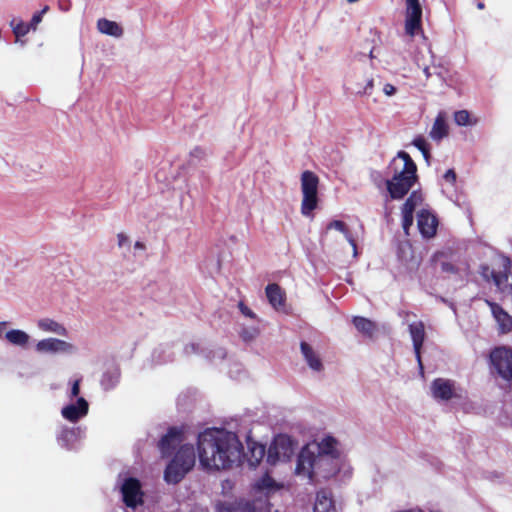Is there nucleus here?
Wrapping results in <instances>:
<instances>
[{
    "label": "nucleus",
    "instance_id": "1",
    "mask_svg": "<svg viewBox=\"0 0 512 512\" xmlns=\"http://www.w3.org/2000/svg\"><path fill=\"white\" fill-rule=\"evenodd\" d=\"M197 447L200 464L205 469H229L240 461L243 452L234 434L217 428L200 433Z\"/></svg>",
    "mask_w": 512,
    "mask_h": 512
},
{
    "label": "nucleus",
    "instance_id": "2",
    "mask_svg": "<svg viewBox=\"0 0 512 512\" xmlns=\"http://www.w3.org/2000/svg\"><path fill=\"white\" fill-rule=\"evenodd\" d=\"M338 460L339 458L315 455L310 445H306L298 455L295 472L297 475L307 477L311 482L317 476L328 479L339 471Z\"/></svg>",
    "mask_w": 512,
    "mask_h": 512
},
{
    "label": "nucleus",
    "instance_id": "3",
    "mask_svg": "<svg viewBox=\"0 0 512 512\" xmlns=\"http://www.w3.org/2000/svg\"><path fill=\"white\" fill-rule=\"evenodd\" d=\"M482 281L495 286L500 293L512 295V261L506 256H500L489 262L481 263L477 270Z\"/></svg>",
    "mask_w": 512,
    "mask_h": 512
},
{
    "label": "nucleus",
    "instance_id": "4",
    "mask_svg": "<svg viewBox=\"0 0 512 512\" xmlns=\"http://www.w3.org/2000/svg\"><path fill=\"white\" fill-rule=\"evenodd\" d=\"M398 158L402 159L404 164L402 170L395 172L391 180H387V190L392 199H402L414 186L417 181V166L410 155L405 151H399Z\"/></svg>",
    "mask_w": 512,
    "mask_h": 512
},
{
    "label": "nucleus",
    "instance_id": "5",
    "mask_svg": "<svg viewBox=\"0 0 512 512\" xmlns=\"http://www.w3.org/2000/svg\"><path fill=\"white\" fill-rule=\"evenodd\" d=\"M196 460L193 445L180 446L174 457L167 464L164 471V479L169 484L179 483L185 475L194 467Z\"/></svg>",
    "mask_w": 512,
    "mask_h": 512
},
{
    "label": "nucleus",
    "instance_id": "6",
    "mask_svg": "<svg viewBox=\"0 0 512 512\" xmlns=\"http://www.w3.org/2000/svg\"><path fill=\"white\" fill-rule=\"evenodd\" d=\"M319 177L312 171L306 170L301 174V203L302 215L308 217L318 206Z\"/></svg>",
    "mask_w": 512,
    "mask_h": 512
},
{
    "label": "nucleus",
    "instance_id": "7",
    "mask_svg": "<svg viewBox=\"0 0 512 512\" xmlns=\"http://www.w3.org/2000/svg\"><path fill=\"white\" fill-rule=\"evenodd\" d=\"M491 371L500 378L512 382V348L506 345L496 346L489 353Z\"/></svg>",
    "mask_w": 512,
    "mask_h": 512
},
{
    "label": "nucleus",
    "instance_id": "8",
    "mask_svg": "<svg viewBox=\"0 0 512 512\" xmlns=\"http://www.w3.org/2000/svg\"><path fill=\"white\" fill-rule=\"evenodd\" d=\"M422 7L419 0H406L405 32L414 36L421 30Z\"/></svg>",
    "mask_w": 512,
    "mask_h": 512
},
{
    "label": "nucleus",
    "instance_id": "9",
    "mask_svg": "<svg viewBox=\"0 0 512 512\" xmlns=\"http://www.w3.org/2000/svg\"><path fill=\"white\" fill-rule=\"evenodd\" d=\"M293 453L292 443L289 437L279 435L268 449L267 461L275 464L278 460H287Z\"/></svg>",
    "mask_w": 512,
    "mask_h": 512
},
{
    "label": "nucleus",
    "instance_id": "10",
    "mask_svg": "<svg viewBox=\"0 0 512 512\" xmlns=\"http://www.w3.org/2000/svg\"><path fill=\"white\" fill-rule=\"evenodd\" d=\"M183 441V430L179 427H170L158 442V449L163 458L172 455L173 451Z\"/></svg>",
    "mask_w": 512,
    "mask_h": 512
},
{
    "label": "nucleus",
    "instance_id": "11",
    "mask_svg": "<svg viewBox=\"0 0 512 512\" xmlns=\"http://www.w3.org/2000/svg\"><path fill=\"white\" fill-rule=\"evenodd\" d=\"M123 501L126 506L135 508L142 504L143 493L141 491L140 481L136 478H128L124 481L122 488Z\"/></svg>",
    "mask_w": 512,
    "mask_h": 512
},
{
    "label": "nucleus",
    "instance_id": "12",
    "mask_svg": "<svg viewBox=\"0 0 512 512\" xmlns=\"http://www.w3.org/2000/svg\"><path fill=\"white\" fill-rule=\"evenodd\" d=\"M431 391L435 399L449 401L452 398H460L456 393L455 382L450 379H434L431 383Z\"/></svg>",
    "mask_w": 512,
    "mask_h": 512
},
{
    "label": "nucleus",
    "instance_id": "13",
    "mask_svg": "<svg viewBox=\"0 0 512 512\" xmlns=\"http://www.w3.org/2000/svg\"><path fill=\"white\" fill-rule=\"evenodd\" d=\"M485 303L491 309V313L497 322L498 333L501 335L510 333L512 331V316L494 301L486 299Z\"/></svg>",
    "mask_w": 512,
    "mask_h": 512
},
{
    "label": "nucleus",
    "instance_id": "14",
    "mask_svg": "<svg viewBox=\"0 0 512 512\" xmlns=\"http://www.w3.org/2000/svg\"><path fill=\"white\" fill-rule=\"evenodd\" d=\"M417 226L424 238H432L437 233L438 219L429 210L422 209L417 215Z\"/></svg>",
    "mask_w": 512,
    "mask_h": 512
},
{
    "label": "nucleus",
    "instance_id": "15",
    "mask_svg": "<svg viewBox=\"0 0 512 512\" xmlns=\"http://www.w3.org/2000/svg\"><path fill=\"white\" fill-rule=\"evenodd\" d=\"M409 332L413 342L415 356L421 372H423V363L421 360V348L425 340V327L423 322H415L409 325Z\"/></svg>",
    "mask_w": 512,
    "mask_h": 512
},
{
    "label": "nucleus",
    "instance_id": "16",
    "mask_svg": "<svg viewBox=\"0 0 512 512\" xmlns=\"http://www.w3.org/2000/svg\"><path fill=\"white\" fill-rule=\"evenodd\" d=\"M88 409V402L83 397H79L76 404H70L63 407L61 414L66 420L70 422H77L80 418L87 415Z\"/></svg>",
    "mask_w": 512,
    "mask_h": 512
},
{
    "label": "nucleus",
    "instance_id": "17",
    "mask_svg": "<svg viewBox=\"0 0 512 512\" xmlns=\"http://www.w3.org/2000/svg\"><path fill=\"white\" fill-rule=\"evenodd\" d=\"M338 441L333 436H326L315 445V455L340 458V451L337 449Z\"/></svg>",
    "mask_w": 512,
    "mask_h": 512
},
{
    "label": "nucleus",
    "instance_id": "18",
    "mask_svg": "<svg viewBox=\"0 0 512 512\" xmlns=\"http://www.w3.org/2000/svg\"><path fill=\"white\" fill-rule=\"evenodd\" d=\"M71 348V345L63 340L56 338H47L40 340L36 349L39 352L56 353L60 351H67Z\"/></svg>",
    "mask_w": 512,
    "mask_h": 512
},
{
    "label": "nucleus",
    "instance_id": "19",
    "mask_svg": "<svg viewBox=\"0 0 512 512\" xmlns=\"http://www.w3.org/2000/svg\"><path fill=\"white\" fill-rule=\"evenodd\" d=\"M300 349L305 361L312 370L317 372L323 370L324 367L321 358L307 342L302 341L300 343Z\"/></svg>",
    "mask_w": 512,
    "mask_h": 512
},
{
    "label": "nucleus",
    "instance_id": "20",
    "mask_svg": "<svg viewBox=\"0 0 512 512\" xmlns=\"http://www.w3.org/2000/svg\"><path fill=\"white\" fill-rule=\"evenodd\" d=\"M314 512H336L335 504L329 491L322 489L317 492Z\"/></svg>",
    "mask_w": 512,
    "mask_h": 512
},
{
    "label": "nucleus",
    "instance_id": "21",
    "mask_svg": "<svg viewBox=\"0 0 512 512\" xmlns=\"http://www.w3.org/2000/svg\"><path fill=\"white\" fill-rule=\"evenodd\" d=\"M267 299L269 303L278 309L284 305L285 297L281 287L276 283H271L266 286L265 289Z\"/></svg>",
    "mask_w": 512,
    "mask_h": 512
},
{
    "label": "nucleus",
    "instance_id": "22",
    "mask_svg": "<svg viewBox=\"0 0 512 512\" xmlns=\"http://www.w3.org/2000/svg\"><path fill=\"white\" fill-rule=\"evenodd\" d=\"M449 133V127L446 123L445 116L443 113H439L434 121L432 129L430 131V137L433 140L440 141L446 137Z\"/></svg>",
    "mask_w": 512,
    "mask_h": 512
},
{
    "label": "nucleus",
    "instance_id": "23",
    "mask_svg": "<svg viewBox=\"0 0 512 512\" xmlns=\"http://www.w3.org/2000/svg\"><path fill=\"white\" fill-rule=\"evenodd\" d=\"M97 28L101 33L114 37H120L123 34V29L118 23L106 18L97 21Z\"/></svg>",
    "mask_w": 512,
    "mask_h": 512
},
{
    "label": "nucleus",
    "instance_id": "24",
    "mask_svg": "<svg viewBox=\"0 0 512 512\" xmlns=\"http://www.w3.org/2000/svg\"><path fill=\"white\" fill-rule=\"evenodd\" d=\"M445 257L444 252L437 251L430 258V265L435 269L438 263L440 264V269L442 273L446 274H456L458 272V268L448 261H440Z\"/></svg>",
    "mask_w": 512,
    "mask_h": 512
},
{
    "label": "nucleus",
    "instance_id": "25",
    "mask_svg": "<svg viewBox=\"0 0 512 512\" xmlns=\"http://www.w3.org/2000/svg\"><path fill=\"white\" fill-rule=\"evenodd\" d=\"M355 328L362 333L364 336L372 338L376 331V324L361 316H355L352 320Z\"/></svg>",
    "mask_w": 512,
    "mask_h": 512
},
{
    "label": "nucleus",
    "instance_id": "26",
    "mask_svg": "<svg viewBox=\"0 0 512 512\" xmlns=\"http://www.w3.org/2000/svg\"><path fill=\"white\" fill-rule=\"evenodd\" d=\"M279 485L276 481L268 474L265 473L260 479H258L254 485L253 489L257 492L270 493L272 491H276L279 489Z\"/></svg>",
    "mask_w": 512,
    "mask_h": 512
},
{
    "label": "nucleus",
    "instance_id": "27",
    "mask_svg": "<svg viewBox=\"0 0 512 512\" xmlns=\"http://www.w3.org/2000/svg\"><path fill=\"white\" fill-rule=\"evenodd\" d=\"M248 462L251 467H256L265 456V446L252 442L248 443Z\"/></svg>",
    "mask_w": 512,
    "mask_h": 512
},
{
    "label": "nucleus",
    "instance_id": "28",
    "mask_svg": "<svg viewBox=\"0 0 512 512\" xmlns=\"http://www.w3.org/2000/svg\"><path fill=\"white\" fill-rule=\"evenodd\" d=\"M228 512H264V509L255 501H239L232 504Z\"/></svg>",
    "mask_w": 512,
    "mask_h": 512
},
{
    "label": "nucleus",
    "instance_id": "29",
    "mask_svg": "<svg viewBox=\"0 0 512 512\" xmlns=\"http://www.w3.org/2000/svg\"><path fill=\"white\" fill-rule=\"evenodd\" d=\"M5 337L11 344L21 347L26 346L29 341V335L26 332L18 329L8 331Z\"/></svg>",
    "mask_w": 512,
    "mask_h": 512
},
{
    "label": "nucleus",
    "instance_id": "30",
    "mask_svg": "<svg viewBox=\"0 0 512 512\" xmlns=\"http://www.w3.org/2000/svg\"><path fill=\"white\" fill-rule=\"evenodd\" d=\"M77 429L75 428H63L58 435V442L61 446L70 449L72 443L77 439Z\"/></svg>",
    "mask_w": 512,
    "mask_h": 512
},
{
    "label": "nucleus",
    "instance_id": "31",
    "mask_svg": "<svg viewBox=\"0 0 512 512\" xmlns=\"http://www.w3.org/2000/svg\"><path fill=\"white\" fill-rule=\"evenodd\" d=\"M38 326L44 331L54 332L62 336L67 334L65 327L52 319H42L38 322Z\"/></svg>",
    "mask_w": 512,
    "mask_h": 512
},
{
    "label": "nucleus",
    "instance_id": "32",
    "mask_svg": "<svg viewBox=\"0 0 512 512\" xmlns=\"http://www.w3.org/2000/svg\"><path fill=\"white\" fill-rule=\"evenodd\" d=\"M327 229L328 230L336 229V230L340 231L341 233L345 234L347 240L349 241V243L352 245L354 251L356 252V248H357L356 242L352 238L351 234L348 231L347 225L343 221L333 220L327 225Z\"/></svg>",
    "mask_w": 512,
    "mask_h": 512
},
{
    "label": "nucleus",
    "instance_id": "33",
    "mask_svg": "<svg viewBox=\"0 0 512 512\" xmlns=\"http://www.w3.org/2000/svg\"><path fill=\"white\" fill-rule=\"evenodd\" d=\"M454 121L459 126H472L477 124V119H472L467 110H459L454 113Z\"/></svg>",
    "mask_w": 512,
    "mask_h": 512
},
{
    "label": "nucleus",
    "instance_id": "34",
    "mask_svg": "<svg viewBox=\"0 0 512 512\" xmlns=\"http://www.w3.org/2000/svg\"><path fill=\"white\" fill-rule=\"evenodd\" d=\"M422 201L421 195L417 194V192H412L410 196L405 200L402 209L404 211H415L416 206L419 204V202Z\"/></svg>",
    "mask_w": 512,
    "mask_h": 512
},
{
    "label": "nucleus",
    "instance_id": "35",
    "mask_svg": "<svg viewBox=\"0 0 512 512\" xmlns=\"http://www.w3.org/2000/svg\"><path fill=\"white\" fill-rule=\"evenodd\" d=\"M413 145L421 151L424 158L428 161L430 158V148L426 139L422 136H418L413 140Z\"/></svg>",
    "mask_w": 512,
    "mask_h": 512
},
{
    "label": "nucleus",
    "instance_id": "36",
    "mask_svg": "<svg viewBox=\"0 0 512 512\" xmlns=\"http://www.w3.org/2000/svg\"><path fill=\"white\" fill-rule=\"evenodd\" d=\"M414 213L402 210V227L404 232L408 235L409 229L413 225Z\"/></svg>",
    "mask_w": 512,
    "mask_h": 512
},
{
    "label": "nucleus",
    "instance_id": "37",
    "mask_svg": "<svg viewBox=\"0 0 512 512\" xmlns=\"http://www.w3.org/2000/svg\"><path fill=\"white\" fill-rule=\"evenodd\" d=\"M49 10V6H45L41 11L36 12L28 24L30 29L35 30L37 25L42 21L43 14H45Z\"/></svg>",
    "mask_w": 512,
    "mask_h": 512
},
{
    "label": "nucleus",
    "instance_id": "38",
    "mask_svg": "<svg viewBox=\"0 0 512 512\" xmlns=\"http://www.w3.org/2000/svg\"><path fill=\"white\" fill-rule=\"evenodd\" d=\"M30 30V27L28 24H25L23 22H19L13 27V33L16 36V38H20L25 36Z\"/></svg>",
    "mask_w": 512,
    "mask_h": 512
},
{
    "label": "nucleus",
    "instance_id": "39",
    "mask_svg": "<svg viewBox=\"0 0 512 512\" xmlns=\"http://www.w3.org/2000/svg\"><path fill=\"white\" fill-rule=\"evenodd\" d=\"M118 376L115 378L110 373H105L102 377L101 383L106 389H110L115 385V382H117Z\"/></svg>",
    "mask_w": 512,
    "mask_h": 512
},
{
    "label": "nucleus",
    "instance_id": "40",
    "mask_svg": "<svg viewBox=\"0 0 512 512\" xmlns=\"http://www.w3.org/2000/svg\"><path fill=\"white\" fill-rule=\"evenodd\" d=\"M238 307H239L241 313L243 315H245L246 317H249L252 319L256 317L255 313L249 307H247L243 302H239Z\"/></svg>",
    "mask_w": 512,
    "mask_h": 512
},
{
    "label": "nucleus",
    "instance_id": "41",
    "mask_svg": "<svg viewBox=\"0 0 512 512\" xmlns=\"http://www.w3.org/2000/svg\"><path fill=\"white\" fill-rule=\"evenodd\" d=\"M373 87H374V81L372 78H370V79H368L363 90H359L357 93L362 94V95H370L372 93Z\"/></svg>",
    "mask_w": 512,
    "mask_h": 512
},
{
    "label": "nucleus",
    "instance_id": "42",
    "mask_svg": "<svg viewBox=\"0 0 512 512\" xmlns=\"http://www.w3.org/2000/svg\"><path fill=\"white\" fill-rule=\"evenodd\" d=\"M444 179L447 182L454 184L456 182V173L454 169H448L444 174Z\"/></svg>",
    "mask_w": 512,
    "mask_h": 512
},
{
    "label": "nucleus",
    "instance_id": "43",
    "mask_svg": "<svg viewBox=\"0 0 512 512\" xmlns=\"http://www.w3.org/2000/svg\"><path fill=\"white\" fill-rule=\"evenodd\" d=\"M80 393V380L77 379L73 382L71 387V398L77 397Z\"/></svg>",
    "mask_w": 512,
    "mask_h": 512
},
{
    "label": "nucleus",
    "instance_id": "44",
    "mask_svg": "<svg viewBox=\"0 0 512 512\" xmlns=\"http://www.w3.org/2000/svg\"><path fill=\"white\" fill-rule=\"evenodd\" d=\"M191 156L192 157H195V158H203L205 156V151L203 148L199 147V146H196L192 151H191Z\"/></svg>",
    "mask_w": 512,
    "mask_h": 512
},
{
    "label": "nucleus",
    "instance_id": "45",
    "mask_svg": "<svg viewBox=\"0 0 512 512\" xmlns=\"http://www.w3.org/2000/svg\"><path fill=\"white\" fill-rule=\"evenodd\" d=\"M58 5L62 11H68L71 7V1L70 0H59Z\"/></svg>",
    "mask_w": 512,
    "mask_h": 512
},
{
    "label": "nucleus",
    "instance_id": "46",
    "mask_svg": "<svg viewBox=\"0 0 512 512\" xmlns=\"http://www.w3.org/2000/svg\"><path fill=\"white\" fill-rule=\"evenodd\" d=\"M383 91L387 96H391L396 92V88L392 84L387 83L384 85Z\"/></svg>",
    "mask_w": 512,
    "mask_h": 512
},
{
    "label": "nucleus",
    "instance_id": "47",
    "mask_svg": "<svg viewBox=\"0 0 512 512\" xmlns=\"http://www.w3.org/2000/svg\"><path fill=\"white\" fill-rule=\"evenodd\" d=\"M117 238L119 247H122L125 243L128 242V237L124 233H118Z\"/></svg>",
    "mask_w": 512,
    "mask_h": 512
},
{
    "label": "nucleus",
    "instance_id": "48",
    "mask_svg": "<svg viewBox=\"0 0 512 512\" xmlns=\"http://www.w3.org/2000/svg\"><path fill=\"white\" fill-rule=\"evenodd\" d=\"M134 247L136 249H145V244L140 241H136Z\"/></svg>",
    "mask_w": 512,
    "mask_h": 512
},
{
    "label": "nucleus",
    "instance_id": "49",
    "mask_svg": "<svg viewBox=\"0 0 512 512\" xmlns=\"http://www.w3.org/2000/svg\"><path fill=\"white\" fill-rule=\"evenodd\" d=\"M5 326H6V322H0V337L2 336Z\"/></svg>",
    "mask_w": 512,
    "mask_h": 512
},
{
    "label": "nucleus",
    "instance_id": "50",
    "mask_svg": "<svg viewBox=\"0 0 512 512\" xmlns=\"http://www.w3.org/2000/svg\"><path fill=\"white\" fill-rule=\"evenodd\" d=\"M476 6H477V8H478L479 10H482V9H484V8H485V4H484V2H482V1H479V2L476 4Z\"/></svg>",
    "mask_w": 512,
    "mask_h": 512
},
{
    "label": "nucleus",
    "instance_id": "51",
    "mask_svg": "<svg viewBox=\"0 0 512 512\" xmlns=\"http://www.w3.org/2000/svg\"><path fill=\"white\" fill-rule=\"evenodd\" d=\"M423 72H424V74L426 75V77H427V78H429V77H430V75H431V74H430V71H429V67H425V68L423 69Z\"/></svg>",
    "mask_w": 512,
    "mask_h": 512
},
{
    "label": "nucleus",
    "instance_id": "52",
    "mask_svg": "<svg viewBox=\"0 0 512 512\" xmlns=\"http://www.w3.org/2000/svg\"><path fill=\"white\" fill-rule=\"evenodd\" d=\"M369 57H370V58H373V57H374V55H373V50H371V51H370V53H369Z\"/></svg>",
    "mask_w": 512,
    "mask_h": 512
},
{
    "label": "nucleus",
    "instance_id": "53",
    "mask_svg": "<svg viewBox=\"0 0 512 512\" xmlns=\"http://www.w3.org/2000/svg\"><path fill=\"white\" fill-rule=\"evenodd\" d=\"M349 3L357 2L358 0H347Z\"/></svg>",
    "mask_w": 512,
    "mask_h": 512
}]
</instances>
